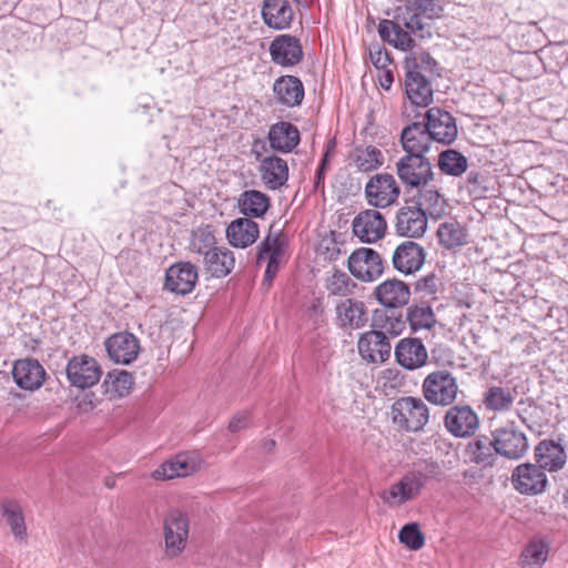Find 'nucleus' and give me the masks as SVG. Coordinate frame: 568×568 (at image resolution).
Listing matches in <instances>:
<instances>
[{
	"instance_id": "nucleus-53",
	"label": "nucleus",
	"mask_w": 568,
	"mask_h": 568,
	"mask_svg": "<svg viewBox=\"0 0 568 568\" xmlns=\"http://www.w3.org/2000/svg\"><path fill=\"white\" fill-rule=\"evenodd\" d=\"M368 53L371 62L376 69H385L392 62L390 53L379 44L372 45Z\"/></svg>"
},
{
	"instance_id": "nucleus-33",
	"label": "nucleus",
	"mask_w": 568,
	"mask_h": 568,
	"mask_svg": "<svg viewBox=\"0 0 568 568\" xmlns=\"http://www.w3.org/2000/svg\"><path fill=\"white\" fill-rule=\"evenodd\" d=\"M204 270L213 277H225L235 265V257L231 250L224 246H216L203 257Z\"/></svg>"
},
{
	"instance_id": "nucleus-40",
	"label": "nucleus",
	"mask_w": 568,
	"mask_h": 568,
	"mask_svg": "<svg viewBox=\"0 0 568 568\" xmlns=\"http://www.w3.org/2000/svg\"><path fill=\"white\" fill-rule=\"evenodd\" d=\"M438 243L447 248H456L467 243V231L457 221L445 222L437 229Z\"/></svg>"
},
{
	"instance_id": "nucleus-19",
	"label": "nucleus",
	"mask_w": 568,
	"mask_h": 568,
	"mask_svg": "<svg viewBox=\"0 0 568 568\" xmlns=\"http://www.w3.org/2000/svg\"><path fill=\"white\" fill-rule=\"evenodd\" d=\"M104 345L109 357L118 364H131L140 353L139 339L129 332L111 335L105 339Z\"/></svg>"
},
{
	"instance_id": "nucleus-24",
	"label": "nucleus",
	"mask_w": 568,
	"mask_h": 568,
	"mask_svg": "<svg viewBox=\"0 0 568 568\" xmlns=\"http://www.w3.org/2000/svg\"><path fill=\"white\" fill-rule=\"evenodd\" d=\"M536 464L546 473H557L567 463L565 447L554 439L540 440L534 449Z\"/></svg>"
},
{
	"instance_id": "nucleus-13",
	"label": "nucleus",
	"mask_w": 568,
	"mask_h": 568,
	"mask_svg": "<svg viewBox=\"0 0 568 568\" xmlns=\"http://www.w3.org/2000/svg\"><path fill=\"white\" fill-rule=\"evenodd\" d=\"M423 122L435 142L450 145L457 139L456 119L442 108H429L424 115Z\"/></svg>"
},
{
	"instance_id": "nucleus-29",
	"label": "nucleus",
	"mask_w": 568,
	"mask_h": 568,
	"mask_svg": "<svg viewBox=\"0 0 568 568\" xmlns=\"http://www.w3.org/2000/svg\"><path fill=\"white\" fill-rule=\"evenodd\" d=\"M273 93L280 104L294 108L303 102L304 85L297 77L281 75L273 84Z\"/></svg>"
},
{
	"instance_id": "nucleus-21",
	"label": "nucleus",
	"mask_w": 568,
	"mask_h": 568,
	"mask_svg": "<svg viewBox=\"0 0 568 568\" xmlns=\"http://www.w3.org/2000/svg\"><path fill=\"white\" fill-rule=\"evenodd\" d=\"M282 246L280 234L273 235L271 233H268L257 246L256 264L261 265L264 262L267 263L263 285L270 286L277 274L280 257L283 254Z\"/></svg>"
},
{
	"instance_id": "nucleus-39",
	"label": "nucleus",
	"mask_w": 568,
	"mask_h": 568,
	"mask_svg": "<svg viewBox=\"0 0 568 568\" xmlns=\"http://www.w3.org/2000/svg\"><path fill=\"white\" fill-rule=\"evenodd\" d=\"M194 464L189 460L185 454H179L156 468L153 476L156 479H173L190 475L194 471Z\"/></svg>"
},
{
	"instance_id": "nucleus-45",
	"label": "nucleus",
	"mask_w": 568,
	"mask_h": 568,
	"mask_svg": "<svg viewBox=\"0 0 568 568\" xmlns=\"http://www.w3.org/2000/svg\"><path fill=\"white\" fill-rule=\"evenodd\" d=\"M404 60L405 72H417L419 74H434L438 65L437 61L426 51L408 50Z\"/></svg>"
},
{
	"instance_id": "nucleus-41",
	"label": "nucleus",
	"mask_w": 568,
	"mask_h": 568,
	"mask_svg": "<svg viewBox=\"0 0 568 568\" xmlns=\"http://www.w3.org/2000/svg\"><path fill=\"white\" fill-rule=\"evenodd\" d=\"M406 320L414 333L420 329H430L436 324L435 313L427 303L410 305L406 311Z\"/></svg>"
},
{
	"instance_id": "nucleus-10",
	"label": "nucleus",
	"mask_w": 568,
	"mask_h": 568,
	"mask_svg": "<svg viewBox=\"0 0 568 568\" xmlns=\"http://www.w3.org/2000/svg\"><path fill=\"white\" fill-rule=\"evenodd\" d=\"M347 266L351 274L362 282H374L384 272L382 256L371 247H359L352 252Z\"/></svg>"
},
{
	"instance_id": "nucleus-32",
	"label": "nucleus",
	"mask_w": 568,
	"mask_h": 568,
	"mask_svg": "<svg viewBox=\"0 0 568 568\" xmlns=\"http://www.w3.org/2000/svg\"><path fill=\"white\" fill-rule=\"evenodd\" d=\"M337 320L341 327L361 328L367 321V310L362 301L346 298L336 306Z\"/></svg>"
},
{
	"instance_id": "nucleus-49",
	"label": "nucleus",
	"mask_w": 568,
	"mask_h": 568,
	"mask_svg": "<svg viewBox=\"0 0 568 568\" xmlns=\"http://www.w3.org/2000/svg\"><path fill=\"white\" fill-rule=\"evenodd\" d=\"M398 539L410 550H419L425 545V536L417 523L404 525L398 532Z\"/></svg>"
},
{
	"instance_id": "nucleus-11",
	"label": "nucleus",
	"mask_w": 568,
	"mask_h": 568,
	"mask_svg": "<svg viewBox=\"0 0 568 568\" xmlns=\"http://www.w3.org/2000/svg\"><path fill=\"white\" fill-rule=\"evenodd\" d=\"M65 374L72 386L85 389L100 381L102 371L95 358L81 354L68 361Z\"/></svg>"
},
{
	"instance_id": "nucleus-26",
	"label": "nucleus",
	"mask_w": 568,
	"mask_h": 568,
	"mask_svg": "<svg viewBox=\"0 0 568 568\" xmlns=\"http://www.w3.org/2000/svg\"><path fill=\"white\" fill-rule=\"evenodd\" d=\"M261 16L263 22L274 30L288 29L294 20V11L288 0H264Z\"/></svg>"
},
{
	"instance_id": "nucleus-31",
	"label": "nucleus",
	"mask_w": 568,
	"mask_h": 568,
	"mask_svg": "<svg viewBox=\"0 0 568 568\" xmlns=\"http://www.w3.org/2000/svg\"><path fill=\"white\" fill-rule=\"evenodd\" d=\"M258 235V224L247 217L232 221L226 229L227 241L234 247L245 248L255 243Z\"/></svg>"
},
{
	"instance_id": "nucleus-60",
	"label": "nucleus",
	"mask_w": 568,
	"mask_h": 568,
	"mask_svg": "<svg viewBox=\"0 0 568 568\" xmlns=\"http://www.w3.org/2000/svg\"><path fill=\"white\" fill-rule=\"evenodd\" d=\"M326 166L318 165L315 179H314V189L315 191H318L320 189L324 190V174H325Z\"/></svg>"
},
{
	"instance_id": "nucleus-1",
	"label": "nucleus",
	"mask_w": 568,
	"mask_h": 568,
	"mask_svg": "<svg viewBox=\"0 0 568 568\" xmlns=\"http://www.w3.org/2000/svg\"><path fill=\"white\" fill-rule=\"evenodd\" d=\"M444 11L439 0H406L405 4L397 9L393 20L383 19L378 23L381 39L402 51L414 47L412 36L420 39L430 38L432 32L425 20H434L442 17Z\"/></svg>"
},
{
	"instance_id": "nucleus-5",
	"label": "nucleus",
	"mask_w": 568,
	"mask_h": 568,
	"mask_svg": "<svg viewBox=\"0 0 568 568\" xmlns=\"http://www.w3.org/2000/svg\"><path fill=\"white\" fill-rule=\"evenodd\" d=\"M491 435L497 455L510 460H518L528 452V438L526 434L516 426L515 422L496 428Z\"/></svg>"
},
{
	"instance_id": "nucleus-7",
	"label": "nucleus",
	"mask_w": 568,
	"mask_h": 568,
	"mask_svg": "<svg viewBox=\"0 0 568 568\" xmlns=\"http://www.w3.org/2000/svg\"><path fill=\"white\" fill-rule=\"evenodd\" d=\"M510 483L517 493L525 496L541 495L548 487L547 475L536 463L517 465L511 471Z\"/></svg>"
},
{
	"instance_id": "nucleus-28",
	"label": "nucleus",
	"mask_w": 568,
	"mask_h": 568,
	"mask_svg": "<svg viewBox=\"0 0 568 568\" xmlns=\"http://www.w3.org/2000/svg\"><path fill=\"white\" fill-rule=\"evenodd\" d=\"M258 171L268 190H280L286 184L290 175L287 162L275 154L262 159Z\"/></svg>"
},
{
	"instance_id": "nucleus-36",
	"label": "nucleus",
	"mask_w": 568,
	"mask_h": 568,
	"mask_svg": "<svg viewBox=\"0 0 568 568\" xmlns=\"http://www.w3.org/2000/svg\"><path fill=\"white\" fill-rule=\"evenodd\" d=\"M516 397V390L501 386H489L484 394L483 404L489 412L510 410Z\"/></svg>"
},
{
	"instance_id": "nucleus-44",
	"label": "nucleus",
	"mask_w": 568,
	"mask_h": 568,
	"mask_svg": "<svg viewBox=\"0 0 568 568\" xmlns=\"http://www.w3.org/2000/svg\"><path fill=\"white\" fill-rule=\"evenodd\" d=\"M439 170L450 176L463 175L468 168L467 158L455 149L442 151L438 155Z\"/></svg>"
},
{
	"instance_id": "nucleus-52",
	"label": "nucleus",
	"mask_w": 568,
	"mask_h": 568,
	"mask_svg": "<svg viewBox=\"0 0 568 568\" xmlns=\"http://www.w3.org/2000/svg\"><path fill=\"white\" fill-rule=\"evenodd\" d=\"M354 286L355 284L346 273L336 271L328 281L327 290L333 295L346 296L352 293Z\"/></svg>"
},
{
	"instance_id": "nucleus-2",
	"label": "nucleus",
	"mask_w": 568,
	"mask_h": 568,
	"mask_svg": "<svg viewBox=\"0 0 568 568\" xmlns=\"http://www.w3.org/2000/svg\"><path fill=\"white\" fill-rule=\"evenodd\" d=\"M392 422L398 430L419 433L429 422V408L419 397L404 396L390 406Z\"/></svg>"
},
{
	"instance_id": "nucleus-37",
	"label": "nucleus",
	"mask_w": 568,
	"mask_h": 568,
	"mask_svg": "<svg viewBox=\"0 0 568 568\" xmlns=\"http://www.w3.org/2000/svg\"><path fill=\"white\" fill-rule=\"evenodd\" d=\"M351 160L357 170L364 173L375 171L384 164L382 151L373 145L356 146L351 154Z\"/></svg>"
},
{
	"instance_id": "nucleus-38",
	"label": "nucleus",
	"mask_w": 568,
	"mask_h": 568,
	"mask_svg": "<svg viewBox=\"0 0 568 568\" xmlns=\"http://www.w3.org/2000/svg\"><path fill=\"white\" fill-rule=\"evenodd\" d=\"M418 495L419 491L415 489L409 478L404 475L397 483L390 485L389 489L381 495V498L389 506H402Z\"/></svg>"
},
{
	"instance_id": "nucleus-12",
	"label": "nucleus",
	"mask_w": 568,
	"mask_h": 568,
	"mask_svg": "<svg viewBox=\"0 0 568 568\" xmlns=\"http://www.w3.org/2000/svg\"><path fill=\"white\" fill-rule=\"evenodd\" d=\"M189 524L186 514L180 510H172L164 518L165 554L169 558H175L184 550Z\"/></svg>"
},
{
	"instance_id": "nucleus-51",
	"label": "nucleus",
	"mask_w": 568,
	"mask_h": 568,
	"mask_svg": "<svg viewBox=\"0 0 568 568\" xmlns=\"http://www.w3.org/2000/svg\"><path fill=\"white\" fill-rule=\"evenodd\" d=\"M103 384H111L116 395L123 397L133 385V376L126 371H113L106 375Z\"/></svg>"
},
{
	"instance_id": "nucleus-47",
	"label": "nucleus",
	"mask_w": 568,
	"mask_h": 568,
	"mask_svg": "<svg viewBox=\"0 0 568 568\" xmlns=\"http://www.w3.org/2000/svg\"><path fill=\"white\" fill-rule=\"evenodd\" d=\"M216 246V237L210 225L200 226L192 231L189 244L192 253L205 257Z\"/></svg>"
},
{
	"instance_id": "nucleus-8",
	"label": "nucleus",
	"mask_w": 568,
	"mask_h": 568,
	"mask_svg": "<svg viewBox=\"0 0 568 568\" xmlns=\"http://www.w3.org/2000/svg\"><path fill=\"white\" fill-rule=\"evenodd\" d=\"M443 422L446 430L455 438L471 437L480 426L478 414L468 404L450 405Z\"/></svg>"
},
{
	"instance_id": "nucleus-62",
	"label": "nucleus",
	"mask_w": 568,
	"mask_h": 568,
	"mask_svg": "<svg viewBox=\"0 0 568 568\" xmlns=\"http://www.w3.org/2000/svg\"><path fill=\"white\" fill-rule=\"evenodd\" d=\"M390 375H397V372H395L393 369H386L385 371V376L390 378Z\"/></svg>"
},
{
	"instance_id": "nucleus-23",
	"label": "nucleus",
	"mask_w": 568,
	"mask_h": 568,
	"mask_svg": "<svg viewBox=\"0 0 568 568\" xmlns=\"http://www.w3.org/2000/svg\"><path fill=\"white\" fill-rule=\"evenodd\" d=\"M374 295L376 301L385 308L396 310L408 304L410 288L398 278H388L375 287Z\"/></svg>"
},
{
	"instance_id": "nucleus-6",
	"label": "nucleus",
	"mask_w": 568,
	"mask_h": 568,
	"mask_svg": "<svg viewBox=\"0 0 568 568\" xmlns=\"http://www.w3.org/2000/svg\"><path fill=\"white\" fill-rule=\"evenodd\" d=\"M414 199H407L395 215V232L408 239H419L427 230L428 219Z\"/></svg>"
},
{
	"instance_id": "nucleus-27",
	"label": "nucleus",
	"mask_w": 568,
	"mask_h": 568,
	"mask_svg": "<svg viewBox=\"0 0 568 568\" xmlns=\"http://www.w3.org/2000/svg\"><path fill=\"white\" fill-rule=\"evenodd\" d=\"M267 139L272 150L290 153L298 145L301 135L296 125L287 121H280L271 125Z\"/></svg>"
},
{
	"instance_id": "nucleus-35",
	"label": "nucleus",
	"mask_w": 568,
	"mask_h": 568,
	"mask_svg": "<svg viewBox=\"0 0 568 568\" xmlns=\"http://www.w3.org/2000/svg\"><path fill=\"white\" fill-rule=\"evenodd\" d=\"M465 454L469 457L470 462L486 466H493L496 460L497 452H495V444L493 437L486 435H478L473 440L468 442L465 448Z\"/></svg>"
},
{
	"instance_id": "nucleus-63",
	"label": "nucleus",
	"mask_w": 568,
	"mask_h": 568,
	"mask_svg": "<svg viewBox=\"0 0 568 568\" xmlns=\"http://www.w3.org/2000/svg\"><path fill=\"white\" fill-rule=\"evenodd\" d=\"M564 503L566 504V506L568 507V488L566 489L565 494H564Z\"/></svg>"
},
{
	"instance_id": "nucleus-14",
	"label": "nucleus",
	"mask_w": 568,
	"mask_h": 568,
	"mask_svg": "<svg viewBox=\"0 0 568 568\" xmlns=\"http://www.w3.org/2000/svg\"><path fill=\"white\" fill-rule=\"evenodd\" d=\"M357 348L361 357L367 363L383 364L390 357V337L385 332L373 327L359 336Z\"/></svg>"
},
{
	"instance_id": "nucleus-22",
	"label": "nucleus",
	"mask_w": 568,
	"mask_h": 568,
	"mask_svg": "<svg viewBox=\"0 0 568 568\" xmlns=\"http://www.w3.org/2000/svg\"><path fill=\"white\" fill-rule=\"evenodd\" d=\"M425 248L414 241H405L393 253L392 262L395 270L406 275L419 271L425 263Z\"/></svg>"
},
{
	"instance_id": "nucleus-18",
	"label": "nucleus",
	"mask_w": 568,
	"mask_h": 568,
	"mask_svg": "<svg viewBox=\"0 0 568 568\" xmlns=\"http://www.w3.org/2000/svg\"><path fill=\"white\" fill-rule=\"evenodd\" d=\"M47 372L36 358L17 359L12 367V377L18 387L24 390H37L45 381Z\"/></svg>"
},
{
	"instance_id": "nucleus-55",
	"label": "nucleus",
	"mask_w": 568,
	"mask_h": 568,
	"mask_svg": "<svg viewBox=\"0 0 568 568\" xmlns=\"http://www.w3.org/2000/svg\"><path fill=\"white\" fill-rule=\"evenodd\" d=\"M485 176L479 171L470 170L467 173L466 182L469 186L470 192H476L479 189H484Z\"/></svg>"
},
{
	"instance_id": "nucleus-30",
	"label": "nucleus",
	"mask_w": 568,
	"mask_h": 568,
	"mask_svg": "<svg viewBox=\"0 0 568 568\" xmlns=\"http://www.w3.org/2000/svg\"><path fill=\"white\" fill-rule=\"evenodd\" d=\"M405 93L412 104L428 106L433 102L434 90L426 74L405 72Z\"/></svg>"
},
{
	"instance_id": "nucleus-48",
	"label": "nucleus",
	"mask_w": 568,
	"mask_h": 568,
	"mask_svg": "<svg viewBox=\"0 0 568 568\" xmlns=\"http://www.w3.org/2000/svg\"><path fill=\"white\" fill-rule=\"evenodd\" d=\"M404 326L405 322L402 315L394 316L384 310H375L373 313L372 327L385 332L386 335L389 334L392 337L397 336L402 333Z\"/></svg>"
},
{
	"instance_id": "nucleus-59",
	"label": "nucleus",
	"mask_w": 568,
	"mask_h": 568,
	"mask_svg": "<svg viewBox=\"0 0 568 568\" xmlns=\"http://www.w3.org/2000/svg\"><path fill=\"white\" fill-rule=\"evenodd\" d=\"M335 149H336V140L333 138V139L328 140V142L326 143L325 152L323 154L320 165H324V166L327 165L331 155L335 152Z\"/></svg>"
},
{
	"instance_id": "nucleus-4",
	"label": "nucleus",
	"mask_w": 568,
	"mask_h": 568,
	"mask_svg": "<svg viewBox=\"0 0 568 568\" xmlns=\"http://www.w3.org/2000/svg\"><path fill=\"white\" fill-rule=\"evenodd\" d=\"M396 174L407 189H423L434 180L432 162L424 154H404L396 162Z\"/></svg>"
},
{
	"instance_id": "nucleus-56",
	"label": "nucleus",
	"mask_w": 568,
	"mask_h": 568,
	"mask_svg": "<svg viewBox=\"0 0 568 568\" xmlns=\"http://www.w3.org/2000/svg\"><path fill=\"white\" fill-rule=\"evenodd\" d=\"M250 415L248 413H240L234 415V417L229 423V430L232 433H237L248 426Z\"/></svg>"
},
{
	"instance_id": "nucleus-20",
	"label": "nucleus",
	"mask_w": 568,
	"mask_h": 568,
	"mask_svg": "<svg viewBox=\"0 0 568 568\" xmlns=\"http://www.w3.org/2000/svg\"><path fill=\"white\" fill-rule=\"evenodd\" d=\"M197 278V268L194 264L176 262L165 272L164 287L172 293L185 295L193 291Z\"/></svg>"
},
{
	"instance_id": "nucleus-61",
	"label": "nucleus",
	"mask_w": 568,
	"mask_h": 568,
	"mask_svg": "<svg viewBox=\"0 0 568 568\" xmlns=\"http://www.w3.org/2000/svg\"><path fill=\"white\" fill-rule=\"evenodd\" d=\"M275 445H276L275 440H274V439H270V440H267V442L264 444V449H265L266 452H271V450H273V448L275 447Z\"/></svg>"
},
{
	"instance_id": "nucleus-16",
	"label": "nucleus",
	"mask_w": 568,
	"mask_h": 568,
	"mask_svg": "<svg viewBox=\"0 0 568 568\" xmlns=\"http://www.w3.org/2000/svg\"><path fill=\"white\" fill-rule=\"evenodd\" d=\"M268 51L272 62L284 68L295 67L304 59L302 43L292 34L276 36L270 43Z\"/></svg>"
},
{
	"instance_id": "nucleus-15",
	"label": "nucleus",
	"mask_w": 568,
	"mask_h": 568,
	"mask_svg": "<svg viewBox=\"0 0 568 568\" xmlns=\"http://www.w3.org/2000/svg\"><path fill=\"white\" fill-rule=\"evenodd\" d=\"M352 229L361 242L374 243L385 235L387 222L379 211L366 209L354 217Z\"/></svg>"
},
{
	"instance_id": "nucleus-43",
	"label": "nucleus",
	"mask_w": 568,
	"mask_h": 568,
	"mask_svg": "<svg viewBox=\"0 0 568 568\" xmlns=\"http://www.w3.org/2000/svg\"><path fill=\"white\" fill-rule=\"evenodd\" d=\"M548 557V544L541 539H531L521 551L519 565L521 568H540Z\"/></svg>"
},
{
	"instance_id": "nucleus-58",
	"label": "nucleus",
	"mask_w": 568,
	"mask_h": 568,
	"mask_svg": "<svg viewBox=\"0 0 568 568\" xmlns=\"http://www.w3.org/2000/svg\"><path fill=\"white\" fill-rule=\"evenodd\" d=\"M382 71L379 75V84L384 90H389L393 82H394V75L392 70L387 69H379Z\"/></svg>"
},
{
	"instance_id": "nucleus-3",
	"label": "nucleus",
	"mask_w": 568,
	"mask_h": 568,
	"mask_svg": "<svg viewBox=\"0 0 568 568\" xmlns=\"http://www.w3.org/2000/svg\"><path fill=\"white\" fill-rule=\"evenodd\" d=\"M422 393L428 403L446 407L453 405L458 394L463 392L459 388L457 378L450 372L439 369L424 378Z\"/></svg>"
},
{
	"instance_id": "nucleus-17",
	"label": "nucleus",
	"mask_w": 568,
	"mask_h": 568,
	"mask_svg": "<svg viewBox=\"0 0 568 568\" xmlns=\"http://www.w3.org/2000/svg\"><path fill=\"white\" fill-rule=\"evenodd\" d=\"M396 363L407 371L418 369L427 364L428 352L417 337L400 338L394 348Z\"/></svg>"
},
{
	"instance_id": "nucleus-9",
	"label": "nucleus",
	"mask_w": 568,
	"mask_h": 568,
	"mask_svg": "<svg viewBox=\"0 0 568 568\" xmlns=\"http://www.w3.org/2000/svg\"><path fill=\"white\" fill-rule=\"evenodd\" d=\"M399 194L400 189L395 178L389 173L375 174L365 185V197L372 207H388L396 203Z\"/></svg>"
},
{
	"instance_id": "nucleus-42",
	"label": "nucleus",
	"mask_w": 568,
	"mask_h": 568,
	"mask_svg": "<svg viewBox=\"0 0 568 568\" xmlns=\"http://www.w3.org/2000/svg\"><path fill=\"white\" fill-rule=\"evenodd\" d=\"M410 199H414L416 204H419L418 206L423 209L427 217L428 215L439 217L445 211V199L435 189H419L417 194Z\"/></svg>"
},
{
	"instance_id": "nucleus-34",
	"label": "nucleus",
	"mask_w": 568,
	"mask_h": 568,
	"mask_svg": "<svg viewBox=\"0 0 568 568\" xmlns=\"http://www.w3.org/2000/svg\"><path fill=\"white\" fill-rule=\"evenodd\" d=\"M237 206L244 217L261 219L271 206V199L267 194L257 190H246L240 194Z\"/></svg>"
},
{
	"instance_id": "nucleus-57",
	"label": "nucleus",
	"mask_w": 568,
	"mask_h": 568,
	"mask_svg": "<svg viewBox=\"0 0 568 568\" xmlns=\"http://www.w3.org/2000/svg\"><path fill=\"white\" fill-rule=\"evenodd\" d=\"M406 476L409 478V480L414 485L415 489H417L419 493L425 487L426 483L429 480L424 475V471L420 467L413 471L407 473Z\"/></svg>"
},
{
	"instance_id": "nucleus-50",
	"label": "nucleus",
	"mask_w": 568,
	"mask_h": 568,
	"mask_svg": "<svg viewBox=\"0 0 568 568\" xmlns=\"http://www.w3.org/2000/svg\"><path fill=\"white\" fill-rule=\"evenodd\" d=\"M443 283L440 277L432 272L425 276L419 277L414 284V292L420 294L422 297L436 298V294L442 287Z\"/></svg>"
},
{
	"instance_id": "nucleus-25",
	"label": "nucleus",
	"mask_w": 568,
	"mask_h": 568,
	"mask_svg": "<svg viewBox=\"0 0 568 568\" xmlns=\"http://www.w3.org/2000/svg\"><path fill=\"white\" fill-rule=\"evenodd\" d=\"M432 142L434 140L423 121L412 122L402 130L400 143L405 154L426 155Z\"/></svg>"
},
{
	"instance_id": "nucleus-46",
	"label": "nucleus",
	"mask_w": 568,
	"mask_h": 568,
	"mask_svg": "<svg viewBox=\"0 0 568 568\" xmlns=\"http://www.w3.org/2000/svg\"><path fill=\"white\" fill-rule=\"evenodd\" d=\"M1 509L2 516L10 526L14 537L24 539L27 536V528L20 505L16 500L8 499L2 503Z\"/></svg>"
},
{
	"instance_id": "nucleus-64",
	"label": "nucleus",
	"mask_w": 568,
	"mask_h": 568,
	"mask_svg": "<svg viewBox=\"0 0 568 568\" xmlns=\"http://www.w3.org/2000/svg\"><path fill=\"white\" fill-rule=\"evenodd\" d=\"M294 2L302 4V0H293Z\"/></svg>"
},
{
	"instance_id": "nucleus-54",
	"label": "nucleus",
	"mask_w": 568,
	"mask_h": 568,
	"mask_svg": "<svg viewBox=\"0 0 568 568\" xmlns=\"http://www.w3.org/2000/svg\"><path fill=\"white\" fill-rule=\"evenodd\" d=\"M424 471V475L429 479L442 480L443 470L440 465L433 459H425L420 464H418Z\"/></svg>"
}]
</instances>
